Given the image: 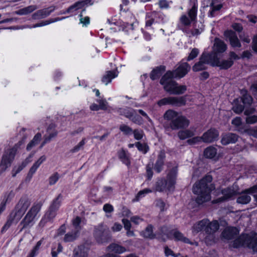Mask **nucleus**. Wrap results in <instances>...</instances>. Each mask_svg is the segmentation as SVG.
Here are the masks:
<instances>
[{"label": "nucleus", "mask_w": 257, "mask_h": 257, "mask_svg": "<svg viewBox=\"0 0 257 257\" xmlns=\"http://www.w3.org/2000/svg\"><path fill=\"white\" fill-rule=\"evenodd\" d=\"M168 173L166 178L158 177L154 185L153 191L166 192L173 190L177 176L178 165L175 162L167 164Z\"/></svg>", "instance_id": "1"}, {"label": "nucleus", "mask_w": 257, "mask_h": 257, "mask_svg": "<svg viewBox=\"0 0 257 257\" xmlns=\"http://www.w3.org/2000/svg\"><path fill=\"white\" fill-rule=\"evenodd\" d=\"M212 176L206 175L199 182L195 183L193 187V192L197 195L196 201L198 204H202L211 199V192L215 189L211 183Z\"/></svg>", "instance_id": "2"}, {"label": "nucleus", "mask_w": 257, "mask_h": 257, "mask_svg": "<svg viewBox=\"0 0 257 257\" xmlns=\"http://www.w3.org/2000/svg\"><path fill=\"white\" fill-rule=\"evenodd\" d=\"M164 118L163 125L166 132L186 128L190 123V121L186 116L171 109L165 112Z\"/></svg>", "instance_id": "3"}, {"label": "nucleus", "mask_w": 257, "mask_h": 257, "mask_svg": "<svg viewBox=\"0 0 257 257\" xmlns=\"http://www.w3.org/2000/svg\"><path fill=\"white\" fill-rule=\"evenodd\" d=\"M219 225L217 220L210 222L207 219H203L195 223L192 227V233L194 235L204 231L207 235L205 241L207 244H211L214 241V233L218 230Z\"/></svg>", "instance_id": "4"}, {"label": "nucleus", "mask_w": 257, "mask_h": 257, "mask_svg": "<svg viewBox=\"0 0 257 257\" xmlns=\"http://www.w3.org/2000/svg\"><path fill=\"white\" fill-rule=\"evenodd\" d=\"M30 204L31 201L28 197L26 195L23 196L16 205L15 209L9 215L6 223L2 228L1 232L3 233L6 231L13 223H17Z\"/></svg>", "instance_id": "5"}, {"label": "nucleus", "mask_w": 257, "mask_h": 257, "mask_svg": "<svg viewBox=\"0 0 257 257\" xmlns=\"http://www.w3.org/2000/svg\"><path fill=\"white\" fill-rule=\"evenodd\" d=\"M42 205L43 203L41 202L33 204L32 207L20 223L19 226H21L20 231H22L25 228H30L33 225L35 222L34 220L40 211Z\"/></svg>", "instance_id": "6"}, {"label": "nucleus", "mask_w": 257, "mask_h": 257, "mask_svg": "<svg viewBox=\"0 0 257 257\" xmlns=\"http://www.w3.org/2000/svg\"><path fill=\"white\" fill-rule=\"evenodd\" d=\"M93 236L99 244L107 243L111 239L109 229L103 223H100L94 227Z\"/></svg>", "instance_id": "7"}, {"label": "nucleus", "mask_w": 257, "mask_h": 257, "mask_svg": "<svg viewBox=\"0 0 257 257\" xmlns=\"http://www.w3.org/2000/svg\"><path fill=\"white\" fill-rule=\"evenodd\" d=\"M24 139H23L16 144L13 148L8 150L3 155L1 163L0 164V170L2 171L6 170V169L10 166L12 161L14 159L15 155L21 145L24 143Z\"/></svg>", "instance_id": "8"}, {"label": "nucleus", "mask_w": 257, "mask_h": 257, "mask_svg": "<svg viewBox=\"0 0 257 257\" xmlns=\"http://www.w3.org/2000/svg\"><path fill=\"white\" fill-rule=\"evenodd\" d=\"M234 244L235 247L239 245H245L257 252V233L252 232L243 235L239 239L235 240Z\"/></svg>", "instance_id": "9"}, {"label": "nucleus", "mask_w": 257, "mask_h": 257, "mask_svg": "<svg viewBox=\"0 0 257 257\" xmlns=\"http://www.w3.org/2000/svg\"><path fill=\"white\" fill-rule=\"evenodd\" d=\"M197 4L194 3L192 8L188 12V16L184 14L180 18L179 21L181 27H185L184 28H181L183 31L187 33V30L186 29V27H189L192 22L196 21L197 14Z\"/></svg>", "instance_id": "10"}, {"label": "nucleus", "mask_w": 257, "mask_h": 257, "mask_svg": "<svg viewBox=\"0 0 257 257\" xmlns=\"http://www.w3.org/2000/svg\"><path fill=\"white\" fill-rule=\"evenodd\" d=\"M229 58L228 59L220 60L218 57L216 58L215 56L213 55V66H218L221 69L226 70L233 65L234 63L233 60L240 59V57L233 51L229 52Z\"/></svg>", "instance_id": "11"}, {"label": "nucleus", "mask_w": 257, "mask_h": 257, "mask_svg": "<svg viewBox=\"0 0 257 257\" xmlns=\"http://www.w3.org/2000/svg\"><path fill=\"white\" fill-rule=\"evenodd\" d=\"M174 77L172 71H167L160 80V83L164 86V89L170 94H172L177 82L172 80Z\"/></svg>", "instance_id": "12"}, {"label": "nucleus", "mask_w": 257, "mask_h": 257, "mask_svg": "<svg viewBox=\"0 0 257 257\" xmlns=\"http://www.w3.org/2000/svg\"><path fill=\"white\" fill-rule=\"evenodd\" d=\"M212 55H208L207 53H203L200 57L199 61L196 63L192 67L195 72L205 70L207 65L210 64L213 66Z\"/></svg>", "instance_id": "13"}, {"label": "nucleus", "mask_w": 257, "mask_h": 257, "mask_svg": "<svg viewBox=\"0 0 257 257\" xmlns=\"http://www.w3.org/2000/svg\"><path fill=\"white\" fill-rule=\"evenodd\" d=\"M227 46L225 42L221 39L216 38L214 40L213 51L212 53H207L208 55L215 56L216 58L220 56L222 53L227 50Z\"/></svg>", "instance_id": "14"}, {"label": "nucleus", "mask_w": 257, "mask_h": 257, "mask_svg": "<svg viewBox=\"0 0 257 257\" xmlns=\"http://www.w3.org/2000/svg\"><path fill=\"white\" fill-rule=\"evenodd\" d=\"M257 192V186H254L241 193L237 199V202L239 204H247L250 201V197L248 194H252Z\"/></svg>", "instance_id": "15"}, {"label": "nucleus", "mask_w": 257, "mask_h": 257, "mask_svg": "<svg viewBox=\"0 0 257 257\" xmlns=\"http://www.w3.org/2000/svg\"><path fill=\"white\" fill-rule=\"evenodd\" d=\"M190 69V66L187 62H181L178 67L173 72L175 78H181L185 76Z\"/></svg>", "instance_id": "16"}, {"label": "nucleus", "mask_w": 257, "mask_h": 257, "mask_svg": "<svg viewBox=\"0 0 257 257\" xmlns=\"http://www.w3.org/2000/svg\"><path fill=\"white\" fill-rule=\"evenodd\" d=\"M218 136L219 133L216 130L211 128L203 134L201 139L203 142L210 143L217 140Z\"/></svg>", "instance_id": "17"}, {"label": "nucleus", "mask_w": 257, "mask_h": 257, "mask_svg": "<svg viewBox=\"0 0 257 257\" xmlns=\"http://www.w3.org/2000/svg\"><path fill=\"white\" fill-rule=\"evenodd\" d=\"M166 154L164 151H160L154 164V170L157 173H161L164 168Z\"/></svg>", "instance_id": "18"}, {"label": "nucleus", "mask_w": 257, "mask_h": 257, "mask_svg": "<svg viewBox=\"0 0 257 257\" xmlns=\"http://www.w3.org/2000/svg\"><path fill=\"white\" fill-rule=\"evenodd\" d=\"M55 10V7L51 6L48 8L37 11L32 15V18L34 20L44 19L49 16Z\"/></svg>", "instance_id": "19"}, {"label": "nucleus", "mask_w": 257, "mask_h": 257, "mask_svg": "<svg viewBox=\"0 0 257 257\" xmlns=\"http://www.w3.org/2000/svg\"><path fill=\"white\" fill-rule=\"evenodd\" d=\"M224 36L230 42V44L233 47L240 48L241 43L235 32L232 31H227L224 32Z\"/></svg>", "instance_id": "20"}, {"label": "nucleus", "mask_w": 257, "mask_h": 257, "mask_svg": "<svg viewBox=\"0 0 257 257\" xmlns=\"http://www.w3.org/2000/svg\"><path fill=\"white\" fill-rule=\"evenodd\" d=\"M238 137L237 135L228 133L223 134L221 142L223 145H227L229 144H234L238 140Z\"/></svg>", "instance_id": "21"}, {"label": "nucleus", "mask_w": 257, "mask_h": 257, "mask_svg": "<svg viewBox=\"0 0 257 257\" xmlns=\"http://www.w3.org/2000/svg\"><path fill=\"white\" fill-rule=\"evenodd\" d=\"M210 9L208 15L210 17H215L218 11L222 8L223 6L218 0H212L209 6Z\"/></svg>", "instance_id": "22"}, {"label": "nucleus", "mask_w": 257, "mask_h": 257, "mask_svg": "<svg viewBox=\"0 0 257 257\" xmlns=\"http://www.w3.org/2000/svg\"><path fill=\"white\" fill-rule=\"evenodd\" d=\"M173 236L175 239L178 241H182L185 243L190 244L191 245H198V242L196 241H192L189 238L184 236L183 233L181 232L176 230L173 232Z\"/></svg>", "instance_id": "23"}, {"label": "nucleus", "mask_w": 257, "mask_h": 257, "mask_svg": "<svg viewBox=\"0 0 257 257\" xmlns=\"http://www.w3.org/2000/svg\"><path fill=\"white\" fill-rule=\"evenodd\" d=\"M238 230L236 227H227L222 232V236L226 239L233 238L238 233Z\"/></svg>", "instance_id": "24"}, {"label": "nucleus", "mask_w": 257, "mask_h": 257, "mask_svg": "<svg viewBox=\"0 0 257 257\" xmlns=\"http://www.w3.org/2000/svg\"><path fill=\"white\" fill-rule=\"evenodd\" d=\"M56 212L57 211L49 208L48 211L45 213V215L41 219L40 224L41 225H44L47 222L51 221L56 216Z\"/></svg>", "instance_id": "25"}, {"label": "nucleus", "mask_w": 257, "mask_h": 257, "mask_svg": "<svg viewBox=\"0 0 257 257\" xmlns=\"http://www.w3.org/2000/svg\"><path fill=\"white\" fill-rule=\"evenodd\" d=\"M170 105L174 106H181L185 105L186 104V100L184 96L169 97Z\"/></svg>", "instance_id": "26"}, {"label": "nucleus", "mask_w": 257, "mask_h": 257, "mask_svg": "<svg viewBox=\"0 0 257 257\" xmlns=\"http://www.w3.org/2000/svg\"><path fill=\"white\" fill-rule=\"evenodd\" d=\"M46 157L45 155L42 156L30 169L28 176L30 178H32L33 174L36 172L40 166L46 161Z\"/></svg>", "instance_id": "27"}, {"label": "nucleus", "mask_w": 257, "mask_h": 257, "mask_svg": "<svg viewBox=\"0 0 257 257\" xmlns=\"http://www.w3.org/2000/svg\"><path fill=\"white\" fill-rule=\"evenodd\" d=\"M46 157L45 155L42 156L30 169L28 176L30 178H32L33 174L36 172L40 166L46 161Z\"/></svg>", "instance_id": "28"}, {"label": "nucleus", "mask_w": 257, "mask_h": 257, "mask_svg": "<svg viewBox=\"0 0 257 257\" xmlns=\"http://www.w3.org/2000/svg\"><path fill=\"white\" fill-rule=\"evenodd\" d=\"M118 156L119 159L127 166L131 164L130 160V155L127 151L122 149L118 152Z\"/></svg>", "instance_id": "29"}, {"label": "nucleus", "mask_w": 257, "mask_h": 257, "mask_svg": "<svg viewBox=\"0 0 257 257\" xmlns=\"http://www.w3.org/2000/svg\"><path fill=\"white\" fill-rule=\"evenodd\" d=\"M165 71V66H160L159 67H157L152 71L150 74V78L153 80L158 79L160 77V76L162 75Z\"/></svg>", "instance_id": "30"}, {"label": "nucleus", "mask_w": 257, "mask_h": 257, "mask_svg": "<svg viewBox=\"0 0 257 257\" xmlns=\"http://www.w3.org/2000/svg\"><path fill=\"white\" fill-rule=\"evenodd\" d=\"M66 17H62V18H56L55 19H50L49 20H47V21H45L44 22H41V23H37L35 25H34L33 26H24L23 28H36V27H42V26H46V25H49L51 23H54V22H57V21H61L62 20H63L64 19H65Z\"/></svg>", "instance_id": "31"}, {"label": "nucleus", "mask_w": 257, "mask_h": 257, "mask_svg": "<svg viewBox=\"0 0 257 257\" xmlns=\"http://www.w3.org/2000/svg\"><path fill=\"white\" fill-rule=\"evenodd\" d=\"M117 72L116 71H108L106 74L103 75L102 78V81L106 85L111 81L113 78L117 77Z\"/></svg>", "instance_id": "32"}, {"label": "nucleus", "mask_w": 257, "mask_h": 257, "mask_svg": "<svg viewBox=\"0 0 257 257\" xmlns=\"http://www.w3.org/2000/svg\"><path fill=\"white\" fill-rule=\"evenodd\" d=\"M87 250L84 246H78L73 250V257H87Z\"/></svg>", "instance_id": "33"}, {"label": "nucleus", "mask_w": 257, "mask_h": 257, "mask_svg": "<svg viewBox=\"0 0 257 257\" xmlns=\"http://www.w3.org/2000/svg\"><path fill=\"white\" fill-rule=\"evenodd\" d=\"M57 135V132L55 130L54 126L53 124L50 125L47 130L46 134L44 135V139L49 140V142L54 138L56 137Z\"/></svg>", "instance_id": "34"}, {"label": "nucleus", "mask_w": 257, "mask_h": 257, "mask_svg": "<svg viewBox=\"0 0 257 257\" xmlns=\"http://www.w3.org/2000/svg\"><path fill=\"white\" fill-rule=\"evenodd\" d=\"M195 135V131L192 130H185L180 131L178 133V137L181 140H185L193 137Z\"/></svg>", "instance_id": "35"}, {"label": "nucleus", "mask_w": 257, "mask_h": 257, "mask_svg": "<svg viewBox=\"0 0 257 257\" xmlns=\"http://www.w3.org/2000/svg\"><path fill=\"white\" fill-rule=\"evenodd\" d=\"M37 9L36 6L31 5L15 11V14L18 15H26L32 13Z\"/></svg>", "instance_id": "36"}, {"label": "nucleus", "mask_w": 257, "mask_h": 257, "mask_svg": "<svg viewBox=\"0 0 257 257\" xmlns=\"http://www.w3.org/2000/svg\"><path fill=\"white\" fill-rule=\"evenodd\" d=\"M107 248L110 251L114 252L116 253H122L126 251V249L125 247L116 243L110 244L107 247Z\"/></svg>", "instance_id": "37"}, {"label": "nucleus", "mask_w": 257, "mask_h": 257, "mask_svg": "<svg viewBox=\"0 0 257 257\" xmlns=\"http://www.w3.org/2000/svg\"><path fill=\"white\" fill-rule=\"evenodd\" d=\"M150 17L153 18L155 23H163L164 22V16L160 13L154 11L150 13Z\"/></svg>", "instance_id": "38"}, {"label": "nucleus", "mask_w": 257, "mask_h": 257, "mask_svg": "<svg viewBox=\"0 0 257 257\" xmlns=\"http://www.w3.org/2000/svg\"><path fill=\"white\" fill-rule=\"evenodd\" d=\"M79 232L78 230H74L66 233L64 236V240L65 242H71L75 240L78 237Z\"/></svg>", "instance_id": "39"}, {"label": "nucleus", "mask_w": 257, "mask_h": 257, "mask_svg": "<svg viewBox=\"0 0 257 257\" xmlns=\"http://www.w3.org/2000/svg\"><path fill=\"white\" fill-rule=\"evenodd\" d=\"M62 199V195L61 194H59L57 196V197L55 198L53 200L49 208L57 211V210H58V209L59 208V207L61 205Z\"/></svg>", "instance_id": "40"}, {"label": "nucleus", "mask_w": 257, "mask_h": 257, "mask_svg": "<svg viewBox=\"0 0 257 257\" xmlns=\"http://www.w3.org/2000/svg\"><path fill=\"white\" fill-rule=\"evenodd\" d=\"M240 100L239 98H237L233 101V106L232 110L236 113H240L242 112L244 109V105L240 103Z\"/></svg>", "instance_id": "41"}, {"label": "nucleus", "mask_w": 257, "mask_h": 257, "mask_svg": "<svg viewBox=\"0 0 257 257\" xmlns=\"http://www.w3.org/2000/svg\"><path fill=\"white\" fill-rule=\"evenodd\" d=\"M42 135L40 133H37L34 137L33 139L28 144L27 150H30L33 147L38 144L41 139Z\"/></svg>", "instance_id": "42"}, {"label": "nucleus", "mask_w": 257, "mask_h": 257, "mask_svg": "<svg viewBox=\"0 0 257 257\" xmlns=\"http://www.w3.org/2000/svg\"><path fill=\"white\" fill-rule=\"evenodd\" d=\"M217 153V150L213 147H209L207 148L204 152V155L207 158H214Z\"/></svg>", "instance_id": "43"}, {"label": "nucleus", "mask_w": 257, "mask_h": 257, "mask_svg": "<svg viewBox=\"0 0 257 257\" xmlns=\"http://www.w3.org/2000/svg\"><path fill=\"white\" fill-rule=\"evenodd\" d=\"M153 228L152 225H149L145 230L141 232V235L146 238H154L155 234L153 233Z\"/></svg>", "instance_id": "44"}, {"label": "nucleus", "mask_w": 257, "mask_h": 257, "mask_svg": "<svg viewBox=\"0 0 257 257\" xmlns=\"http://www.w3.org/2000/svg\"><path fill=\"white\" fill-rule=\"evenodd\" d=\"M133 111H135V110H131L129 108H119L118 110V112L120 115H124L126 118L130 119L132 117Z\"/></svg>", "instance_id": "45"}, {"label": "nucleus", "mask_w": 257, "mask_h": 257, "mask_svg": "<svg viewBox=\"0 0 257 257\" xmlns=\"http://www.w3.org/2000/svg\"><path fill=\"white\" fill-rule=\"evenodd\" d=\"M223 195V199L221 200L228 199L235 195V192L230 188L225 189L222 190Z\"/></svg>", "instance_id": "46"}, {"label": "nucleus", "mask_w": 257, "mask_h": 257, "mask_svg": "<svg viewBox=\"0 0 257 257\" xmlns=\"http://www.w3.org/2000/svg\"><path fill=\"white\" fill-rule=\"evenodd\" d=\"M187 90L186 85H178L177 83L174 91L172 92V94L179 95L184 93Z\"/></svg>", "instance_id": "47"}, {"label": "nucleus", "mask_w": 257, "mask_h": 257, "mask_svg": "<svg viewBox=\"0 0 257 257\" xmlns=\"http://www.w3.org/2000/svg\"><path fill=\"white\" fill-rule=\"evenodd\" d=\"M135 146L139 151L142 152L144 154H146L149 150V146L146 144H142L138 142L135 143Z\"/></svg>", "instance_id": "48"}, {"label": "nucleus", "mask_w": 257, "mask_h": 257, "mask_svg": "<svg viewBox=\"0 0 257 257\" xmlns=\"http://www.w3.org/2000/svg\"><path fill=\"white\" fill-rule=\"evenodd\" d=\"M243 104L247 105H250L252 102V98L250 95L247 93L246 91H244V93H243L242 97L240 99Z\"/></svg>", "instance_id": "49"}, {"label": "nucleus", "mask_w": 257, "mask_h": 257, "mask_svg": "<svg viewBox=\"0 0 257 257\" xmlns=\"http://www.w3.org/2000/svg\"><path fill=\"white\" fill-rule=\"evenodd\" d=\"M81 5V3H80L79 1L76 2L66 10V12L68 13H72L76 12L78 10L82 9V8Z\"/></svg>", "instance_id": "50"}, {"label": "nucleus", "mask_w": 257, "mask_h": 257, "mask_svg": "<svg viewBox=\"0 0 257 257\" xmlns=\"http://www.w3.org/2000/svg\"><path fill=\"white\" fill-rule=\"evenodd\" d=\"M81 222V219L80 217L77 216L72 220V223L73 227L75 228V230H78L79 232L81 229L80 223Z\"/></svg>", "instance_id": "51"}, {"label": "nucleus", "mask_w": 257, "mask_h": 257, "mask_svg": "<svg viewBox=\"0 0 257 257\" xmlns=\"http://www.w3.org/2000/svg\"><path fill=\"white\" fill-rule=\"evenodd\" d=\"M153 164L149 163L146 166V176L147 179L150 180L153 176Z\"/></svg>", "instance_id": "52"}, {"label": "nucleus", "mask_w": 257, "mask_h": 257, "mask_svg": "<svg viewBox=\"0 0 257 257\" xmlns=\"http://www.w3.org/2000/svg\"><path fill=\"white\" fill-rule=\"evenodd\" d=\"M119 130L125 135H130L133 133V130L131 127L126 124H121L119 126Z\"/></svg>", "instance_id": "53"}, {"label": "nucleus", "mask_w": 257, "mask_h": 257, "mask_svg": "<svg viewBox=\"0 0 257 257\" xmlns=\"http://www.w3.org/2000/svg\"><path fill=\"white\" fill-rule=\"evenodd\" d=\"M153 190L150 189H145L143 190H141L138 192L137 196H136V198L135 199V200L136 201H139L140 199L142 198V197H144L145 195L148 193L152 192Z\"/></svg>", "instance_id": "54"}, {"label": "nucleus", "mask_w": 257, "mask_h": 257, "mask_svg": "<svg viewBox=\"0 0 257 257\" xmlns=\"http://www.w3.org/2000/svg\"><path fill=\"white\" fill-rule=\"evenodd\" d=\"M60 178L59 174L56 172L52 174L49 178V183L50 185H54Z\"/></svg>", "instance_id": "55"}, {"label": "nucleus", "mask_w": 257, "mask_h": 257, "mask_svg": "<svg viewBox=\"0 0 257 257\" xmlns=\"http://www.w3.org/2000/svg\"><path fill=\"white\" fill-rule=\"evenodd\" d=\"M132 134H134V138L137 140H141L144 135L143 131L139 129H135V130L133 131Z\"/></svg>", "instance_id": "56"}, {"label": "nucleus", "mask_w": 257, "mask_h": 257, "mask_svg": "<svg viewBox=\"0 0 257 257\" xmlns=\"http://www.w3.org/2000/svg\"><path fill=\"white\" fill-rule=\"evenodd\" d=\"M85 142V139H82L79 144L75 146L71 150V152L72 153H76L78 152L80 150L82 149L83 148V146L84 145Z\"/></svg>", "instance_id": "57"}, {"label": "nucleus", "mask_w": 257, "mask_h": 257, "mask_svg": "<svg viewBox=\"0 0 257 257\" xmlns=\"http://www.w3.org/2000/svg\"><path fill=\"white\" fill-rule=\"evenodd\" d=\"M156 205L160 208L161 211H163L167 209L166 204L162 199H158L156 201Z\"/></svg>", "instance_id": "58"}, {"label": "nucleus", "mask_w": 257, "mask_h": 257, "mask_svg": "<svg viewBox=\"0 0 257 257\" xmlns=\"http://www.w3.org/2000/svg\"><path fill=\"white\" fill-rule=\"evenodd\" d=\"M132 117L130 119L134 123L141 125L142 123V118L138 115H134V113L132 114Z\"/></svg>", "instance_id": "59"}, {"label": "nucleus", "mask_w": 257, "mask_h": 257, "mask_svg": "<svg viewBox=\"0 0 257 257\" xmlns=\"http://www.w3.org/2000/svg\"><path fill=\"white\" fill-rule=\"evenodd\" d=\"M199 54V50L197 48H193L189 54L187 61H190L196 58Z\"/></svg>", "instance_id": "60"}, {"label": "nucleus", "mask_w": 257, "mask_h": 257, "mask_svg": "<svg viewBox=\"0 0 257 257\" xmlns=\"http://www.w3.org/2000/svg\"><path fill=\"white\" fill-rule=\"evenodd\" d=\"M97 102L99 103V108L101 110H106L107 108V102L105 99H98Z\"/></svg>", "instance_id": "61"}, {"label": "nucleus", "mask_w": 257, "mask_h": 257, "mask_svg": "<svg viewBox=\"0 0 257 257\" xmlns=\"http://www.w3.org/2000/svg\"><path fill=\"white\" fill-rule=\"evenodd\" d=\"M79 16L80 17V23L83 24L85 26H87V25H88L89 24V23H90L89 17L87 16V17H85L83 18V15H82V13H81L79 14Z\"/></svg>", "instance_id": "62"}, {"label": "nucleus", "mask_w": 257, "mask_h": 257, "mask_svg": "<svg viewBox=\"0 0 257 257\" xmlns=\"http://www.w3.org/2000/svg\"><path fill=\"white\" fill-rule=\"evenodd\" d=\"M202 140L201 137H195L188 139L187 143L190 145L195 144Z\"/></svg>", "instance_id": "63"}, {"label": "nucleus", "mask_w": 257, "mask_h": 257, "mask_svg": "<svg viewBox=\"0 0 257 257\" xmlns=\"http://www.w3.org/2000/svg\"><path fill=\"white\" fill-rule=\"evenodd\" d=\"M257 122V115L248 116L246 118V122L248 124H253Z\"/></svg>", "instance_id": "64"}]
</instances>
